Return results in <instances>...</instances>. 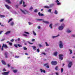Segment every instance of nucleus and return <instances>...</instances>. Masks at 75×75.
Instances as JSON below:
<instances>
[{
    "instance_id": "nucleus-1",
    "label": "nucleus",
    "mask_w": 75,
    "mask_h": 75,
    "mask_svg": "<svg viewBox=\"0 0 75 75\" xmlns=\"http://www.w3.org/2000/svg\"><path fill=\"white\" fill-rule=\"evenodd\" d=\"M64 27H65V25H64V24L63 23L61 24V26L59 27L58 29H59V30H62L64 29Z\"/></svg>"
},
{
    "instance_id": "nucleus-2",
    "label": "nucleus",
    "mask_w": 75,
    "mask_h": 75,
    "mask_svg": "<svg viewBox=\"0 0 75 75\" xmlns=\"http://www.w3.org/2000/svg\"><path fill=\"white\" fill-rule=\"evenodd\" d=\"M21 11H22V12L23 13V14H27L28 13V11H27L26 10H25L24 11H23L21 9H20Z\"/></svg>"
},
{
    "instance_id": "nucleus-3",
    "label": "nucleus",
    "mask_w": 75,
    "mask_h": 75,
    "mask_svg": "<svg viewBox=\"0 0 75 75\" xmlns=\"http://www.w3.org/2000/svg\"><path fill=\"white\" fill-rule=\"evenodd\" d=\"M51 64L52 65H57L58 62L56 61H52L51 62Z\"/></svg>"
},
{
    "instance_id": "nucleus-4",
    "label": "nucleus",
    "mask_w": 75,
    "mask_h": 75,
    "mask_svg": "<svg viewBox=\"0 0 75 75\" xmlns=\"http://www.w3.org/2000/svg\"><path fill=\"white\" fill-rule=\"evenodd\" d=\"M59 47L60 48H63V44L62 42L61 41H60L59 42Z\"/></svg>"
},
{
    "instance_id": "nucleus-5",
    "label": "nucleus",
    "mask_w": 75,
    "mask_h": 75,
    "mask_svg": "<svg viewBox=\"0 0 75 75\" xmlns=\"http://www.w3.org/2000/svg\"><path fill=\"white\" fill-rule=\"evenodd\" d=\"M63 56V55L62 54H59V59H61V60H63V57L62 56Z\"/></svg>"
},
{
    "instance_id": "nucleus-6",
    "label": "nucleus",
    "mask_w": 75,
    "mask_h": 75,
    "mask_svg": "<svg viewBox=\"0 0 75 75\" xmlns=\"http://www.w3.org/2000/svg\"><path fill=\"white\" fill-rule=\"evenodd\" d=\"M72 62H69L68 64V66L69 68H71L72 67Z\"/></svg>"
},
{
    "instance_id": "nucleus-7",
    "label": "nucleus",
    "mask_w": 75,
    "mask_h": 75,
    "mask_svg": "<svg viewBox=\"0 0 75 75\" xmlns=\"http://www.w3.org/2000/svg\"><path fill=\"white\" fill-rule=\"evenodd\" d=\"M40 71L41 73H42V72H43V73H45V71L44 70H42V69H40Z\"/></svg>"
},
{
    "instance_id": "nucleus-8",
    "label": "nucleus",
    "mask_w": 75,
    "mask_h": 75,
    "mask_svg": "<svg viewBox=\"0 0 75 75\" xmlns=\"http://www.w3.org/2000/svg\"><path fill=\"white\" fill-rule=\"evenodd\" d=\"M9 74V72H4L3 73H2L3 75H8Z\"/></svg>"
},
{
    "instance_id": "nucleus-9",
    "label": "nucleus",
    "mask_w": 75,
    "mask_h": 75,
    "mask_svg": "<svg viewBox=\"0 0 75 75\" xmlns=\"http://www.w3.org/2000/svg\"><path fill=\"white\" fill-rule=\"evenodd\" d=\"M38 15L39 16H44V14L42 13H40V12H39L38 13Z\"/></svg>"
},
{
    "instance_id": "nucleus-10",
    "label": "nucleus",
    "mask_w": 75,
    "mask_h": 75,
    "mask_svg": "<svg viewBox=\"0 0 75 75\" xmlns=\"http://www.w3.org/2000/svg\"><path fill=\"white\" fill-rule=\"evenodd\" d=\"M1 62H2V64H3L4 65H6V63L4 60H2Z\"/></svg>"
},
{
    "instance_id": "nucleus-11",
    "label": "nucleus",
    "mask_w": 75,
    "mask_h": 75,
    "mask_svg": "<svg viewBox=\"0 0 75 75\" xmlns=\"http://www.w3.org/2000/svg\"><path fill=\"white\" fill-rule=\"evenodd\" d=\"M11 33V31H7L5 33V34L6 35H7L8 34H10Z\"/></svg>"
},
{
    "instance_id": "nucleus-12",
    "label": "nucleus",
    "mask_w": 75,
    "mask_h": 75,
    "mask_svg": "<svg viewBox=\"0 0 75 75\" xmlns=\"http://www.w3.org/2000/svg\"><path fill=\"white\" fill-rule=\"evenodd\" d=\"M7 54H8V53H7V52H6L5 53L4 55H5V57L6 58H8V57H7Z\"/></svg>"
},
{
    "instance_id": "nucleus-13",
    "label": "nucleus",
    "mask_w": 75,
    "mask_h": 75,
    "mask_svg": "<svg viewBox=\"0 0 75 75\" xmlns=\"http://www.w3.org/2000/svg\"><path fill=\"white\" fill-rule=\"evenodd\" d=\"M43 22L44 23H46V24H49V23L48 21H43Z\"/></svg>"
},
{
    "instance_id": "nucleus-14",
    "label": "nucleus",
    "mask_w": 75,
    "mask_h": 75,
    "mask_svg": "<svg viewBox=\"0 0 75 75\" xmlns=\"http://www.w3.org/2000/svg\"><path fill=\"white\" fill-rule=\"evenodd\" d=\"M5 1L8 3H11V2L10 0H5Z\"/></svg>"
},
{
    "instance_id": "nucleus-15",
    "label": "nucleus",
    "mask_w": 75,
    "mask_h": 75,
    "mask_svg": "<svg viewBox=\"0 0 75 75\" xmlns=\"http://www.w3.org/2000/svg\"><path fill=\"white\" fill-rule=\"evenodd\" d=\"M5 6L6 7V8H7V9H10V7L8 6L7 5H5Z\"/></svg>"
},
{
    "instance_id": "nucleus-16",
    "label": "nucleus",
    "mask_w": 75,
    "mask_h": 75,
    "mask_svg": "<svg viewBox=\"0 0 75 75\" xmlns=\"http://www.w3.org/2000/svg\"><path fill=\"white\" fill-rule=\"evenodd\" d=\"M32 48H33V50H35V51L36 50V47L35 46H32Z\"/></svg>"
},
{
    "instance_id": "nucleus-17",
    "label": "nucleus",
    "mask_w": 75,
    "mask_h": 75,
    "mask_svg": "<svg viewBox=\"0 0 75 75\" xmlns=\"http://www.w3.org/2000/svg\"><path fill=\"white\" fill-rule=\"evenodd\" d=\"M57 52H54V55L55 56H57Z\"/></svg>"
},
{
    "instance_id": "nucleus-18",
    "label": "nucleus",
    "mask_w": 75,
    "mask_h": 75,
    "mask_svg": "<svg viewBox=\"0 0 75 75\" xmlns=\"http://www.w3.org/2000/svg\"><path fill=\"white\" fill-rule=\"evenodd\" d=\"M13 72L14 73H16V72H17V70H13Z\"/></svg>"
},
{
    "instance_id": "nucleus-19",
    "label": "nucleus",
    "mask_w": 75,
    "mask_h": 75,
    "mask_svg": "<svg viewBox=\"0 0 75 75\" xmlns=\"http://www.w3.org/2000/svg\"><path fill=\"white\" fill-rule=\"evenodd\" d=\"M12 20H13V18H11L10 19H9V20L8 21V23H10V21H12Z\"/></svg>"
},
{
    "instance_id": "nucleus-20",
    "label": "nucleus",
    "mask_w": 75,
    "mask_h": 75,
    "mask_svg": "<svg viewBox=\"0 0 75 75\" xmlns=\"http://www.w3.org/2000/svg\"><path fill=\"white\" fill-rule=\"evenodd\" d=\"M54 6V4H51L50 5V7H53Z\"/></svg>"
},
{
    "instance_id": "nucleus-21",
    "label": "nucleus",
    "mask_w": 75,
    "mask_h": 75,
    "mask_svg": "<svg viewBox=\"0 0 75 75\" xmlns=\"http://www.w3.org/2000/svg\"><path fill=\"white\" fill-rule=\"evenodd\" d=\"M36 20H37V21H42V19L36 18Z\"/></svg>"
},
{
    "instance_id": "nucleus-22",
    "label": "nucleus",
    "mask_w": 75,
    "mask_h": 75,
    "mask_svg": "<svg viewBox=\"0 0 75 75\" xmlns=\"http://www.w3.org/2000/svg\"><path fill=\"white\" fill-rule=\"evenodd\" d=\"M59 36V35H58L57 36H53L52 38H55V37H58Z\"/></svg>"
},
{
    "instance_id": "nucleus-23",
    "label": "nucleus",
    "mask_w": 75,
    "mask_h": 75,
    "mask_svg": "<svg viewBox=\"0 0 75 75\" xmlns=\"http://www.w3.org/2000/svg\"><path fill=\"white\" fill-rule=\"evenodd\" d=\"M4 47L5 48H8V47H7V46L6 44H4Z\"/></svg>"
},
{
    "instance_id": "nucleus-24",
    "label": "nucleus",
    "mask_w": 75,
    "mask_h": 75,
    "mask_svg": "<svg viewBox=\"0 0 75 75\" xmlns=\"http://www.w3.org/2000/svg\"><path fill=\"white\" fill-rule=\"evenodd\" d=\"M58 66H57L55 68V69L56 71H57L58 70Z\"/></svg>"
},
{
    "instance_id": "nucleus-25",
    "label": "nucleus",
    "mask_w": 75,
    "mask_h": 75,
    "mask_svg": "<svg viewBox=\"0 0 75 75\" xmlns=\"http://www.w3.org/2000/svg\"><path fill=\"white\" fill-rule=\"evenodd\" d=\"M69 51H70V54H72V50H71V49H69Z\"/></svg>"
},
{
    "instance_id": "nucleus-26",
    "label": "nucleus",
    "mask_w": 75,
    "mask_h": 75,
    "mask_svg": "<svg viewBox=\"0 0 75 75\" xmlns=\"http://www.w3.org/2000/svg\"><path fill=\"white\" fill-rule=\"evenodd\" d=\"M0 16L1 18H2L3 17H5V16L1 15H0Z\"/></svg>"
},
{
    "instance_id": "nucleus-27",
    "label": "nucleus",
    "mask_w": 75,
    "mask_h": 75,
    "mask_svg": "<svg viewBox=\"0 0 75 75\" xmlns=\"http://www.w3.org/2000/svg\"><path fill=\"white\" fill-rule=\"evenodd\" d=\"M33 34L34 35H37V34L36 33L34 32V31H33Z\"/></svg>"
},
{
    "instance_id": "nucleus-28",
    "label": "nucleus",
    "mask_w": 75,
    "mask_h": 75,
    "mask_svg": "<svg viewBox=\"0 0 75 75\" xmlns=\"http://www.w3.org/2000/svg\"><path fill=\"white\" fill-rule=\"evenodd\" d=\"M48 65V63H46V64H44V66H45V67H46Z\"/></svg>"
},
{
    "instance_id": "nucleus-29",
    "label": "nucleus",
    "mask_w": 75,
    "mask_h": 75,
    "mask_svg": "<svg viewBox=\"0 0 75 75\" xmlns=\"http://www.w3.org/2000/svg\"><path fill=\"white\" fill-rule=\"evenodd\" d=\"M17 45L18 47H22V45H20L19 44H18Z\"/></svg>"
},
{
    "instance_id": "nucleus-30",
    "label": "nucleus",
    "mask_w": 75,
    "mask_h": 75,
    "mask_svg": "<svg viewBox=\"0 0 75 75\" xmlns=\"http://www.w3.org/2000/svg\"><path fill=\"white\" fill-rule=\"evenodd\" d=\"M67 33H71V30H69L68 29L67 30Z\"/></svg>"
},
{
    "instance_id": "nucleus-31",
    "label": "nucleus",
    "mask_w": 75,
    "mask_h": 75,
    "mask_svg": "<svg viewBox=\"0 0 75 75\" xmlns=\"http://www.w3.org/2000/svg\"><path fill=\"white\" fill-rule=\"evenodd\" d=\"M64 19H61L60 21H59L60 22H62V21H64Z\"/></svg>"
},
{
    "instance_id": "nucleus-32",
    "label": "nucleus",
    "mask_w": 75,
    "mask_h": 75,
    "mask_svg": "<svg viewBox=\"0 0 75 75\" xmlns=\"http://www.w3.org/2000/svg\"><path fill=\"white\" fill-rule=\"evenodd\" d=\"M52 24L51 23L49 25V27H50V28H52Z\"/></svg>"
},
{
    "instance_id": "nucleus-33",
    "label": "nucleus",
    "mask_w": 75,
    "mask_h": 75,
    "mask_svg": "<svg viewBox=\"0 0 75 75\" xmlns=\"http://www.w3.org/2000/svg\"><path fill=\"white\" fill-rule=\"evenodd\" d=\"M54 13L55 14H58V12L56 10H55Z\"/></svg>"
},
{
    "instance_id": "nucleus-34",
    "label": "nucleus",
    "mask_w": 75,
    "mask_h": 75,
    "mask_svg": "<svg viewBox=\"0 0 75 75\" xmlns=\"http://www.w3.org/2000/svg\"><path fill=\"white\" fill-rule=\"evenodd\" d=\"M45 44L46 45V47H48V46H49V45L48 44V43H47V42H45Z\"/></svg>"
},
{
    "instance_id": "nucleus-35",
    "label": "nucleus",
    "mask_w": 75,
    "mask_h": 75,
    "mask_svg": "<svg viewBox=\"0 0 75 75\" xmlns=\"http://www.w3.org/2000/svg\"><path fill=\"white\" fill-rule=\"evenodd\" d=\"M11 25L13 26V25H14V22H12L11 23Z\"/></svg>"
},
{
    "instance_id": "nucleus-36",
    "label": "nucleus",
    "mask_w": 75,
    "mask_h": 75,
    "mask_svg": "<svg viewBox=\"0 0 75 75\" xmlns=\"http://www.w3.org/2000/svg\"><path fill=\"white\" fill-rule=\"evenodd\" d=\"M44 8H49L50 7H49V6H44Z\"/></svg>"
},
{
    "instance_id": "nucleus-37",
    "label": "nucleus",
    "mask_w": 75,
    "mask_h": 75,
    "mask_svg": "<svg viewBox=\"0 0 75 75\" xmlns=\"http://www.w3.org/2000/svg\"><path fill=\"white\" fill-rule=\"evenodd\" d=\"M24 33L25 34H28V35H29V34H30V33H29L27 32H24Z\"/></svg>"
},
{
    "instance_id": "nucleus-38",
    "label": "nucleus",
    "mask_w": 75,
    "mask_h": 75,
    "mask_svg": "<svg viewBox=\"0 0 75 75\" xmlns=\"http://www.w3.org/2000/svg\"><path fill=\"white\" fill-rule=\"evenodd\" d=\"M23 3V0H21V1L20 2L19 4H22Z\"/></svg>"
},
{
    "instance_id": "nucleus-39",
    "label": "nucleus",
    "mask_w": 75,
    "mask_h": 75,
    "mask_svg": "<svg viewBox=\"0 0 75 75\" xmlns=\"http://www.w3.org/2000/svg\"><path fill=\"white\" fill-rule=\"evenodd\" d=\"M3 47H4V44H3V46H2V48H1L2 51H3V50H4Z\"/></svg>"
},
{
    "instance_id": "nucleus-40",
    "label": "nucleus",
    "mask_w": 75,
    "mask_h": 75,
    "mask_svg": "<svg viewBox=\"0 0 75 75\" xmlns=\"http://www.w3.org/2000/svg\"><path fill=\"white\" fill-rule=\"evenodd\" d=\"M63 71H64V69H63V68H61V72H62H62H63Z\"/></svg>"
},
{
    "instance_id": "nucleus-41",
    "label": "nucleus",
    "mask_w": 75,
    "mask_h": 75,
    "mask_svg": "<svg viewBox=\"0 0 75 75\" xmlns=\"http://www.w3.org/2000/svg\"><path fill=\"white\" fill-rule=\"evenodd\" d=\"M23 50H27V48H26L25 47H23Z\"/></svg>"
},
{
    "instance_id": "nucleus-42",
    "label": "nucleus",
    "mask_w": 75,
    "mask_h": 75,
    "mask_svg": "<svg viewBox=\"0 0 75 75\" xmlns=\"http://www.w3.org/2000/svg\"><path fill=\"white\" fill-rule=\"evenodd\" d=\"M33 9V8L32 6H31L29 10H32Z\"/></svg>"
},
{
    "instance_id": "nucleus-43",
    "label": "nucleus",
    "mask_w": 75,
    "mask_h": 75,
    "mask_svg": "<svg viewBox=\"0 0 75 75\" xmlns=\"http://www.w3.org/2000/svg\"><path fill=\"white\" fill-rule=\"evenodd\" d=\"M14 46H15V47H16V48H18V47L17 46V45H16V44H15L14 45Z\"/></svg>"
},
{
    "instance_id": "nucleus-44",
    "label": "nucleus",
    "mask_w": 75,
    "mask_h": 75,
    "mask_svg": "<svg viewBox=\"0 0 75 75\" xmlns=\"http://www.w3.org/2000/svg\"><path fill=\"white\" fill-rule=\"evenodd\" d=\"M37 50L38 52H40V49H39V48L37 49Z\"/></svg>"
},
{
    "instance_id": "nucleus-45",
    "label": "nucleus",
    "mask_w": 75,
    "mask_h": 75,
    "mask_svg": "<svg viewBox=\"0 0 75 75\" xmlns=\"http://www.w3.org/2000/svg\"><path fill=\"white\" fill-rule=\"evenodd\" d=\"M34 11L35 12V13H36L38 11V10H37V9H36Z\"/></svg>"
},
{
    "instance_id": "nucleus-46",
    "label": "nucleus",
    "mask_w": 75,
    "mask_h": 75,
    "mask_svg": "<svg viewBox=\"0 0 75 75\" xmlns=\"http://www.w3.org/2000/svg\"><path fill=\"white\" fill-rule=\"evenodd\" d=\"M38 45L40 47H42V45H41L39 44Z\"/></svg>"
},
{
    "instance_id": "nucleus-47",
    "label": "nucleus",
    "mask_w": 75,
    "mask_h": 75,
    "mask_svg": "<svg viewBox=\"0 0 75 75\" xmlns=\"http://www.w3.org/2000/svg\"><path fill=\"white\" fill-rule=\"evenodd\" d=\"M29 25H31V24H33V23H30V22H28Z\"/></svg>"
},
{
    "instance_id": "nucleus-48",
    "label": "nucleus",
    "mask_w": 75,
    "mask_h": 75,
    "mask_svg": "<svg viewBox=\"0 0 75 75\" xmlns=\"http://www.w3.org/2000/svg\"><path fill=\"white\" fill-rule=\"evenodd\" d=\"M9 45H11H11H12V43H11V42H10L9 43Z\"/></svg>"
},
{
    "instance_id": "nucleus-49",
    "label": "nucleus",
    "mask_w": 75,
    "mask_h": 75,
    "mask_svg": "<svg viewBox=\"0 0 75 75\" xmlns=\"http://www.w3.org/2000/svg\"><path fill=\"white\" fill-rule=\"evenodd\" d=\"M46 68H50V67L49 66V65L48 64L46 66Z\"/></svg>"
},
{
    "instance_id": "nucleus-50",
    "label": "nucleus",
    "mask_w": 75,
    "mask_h": 75,
    "mask_svg": "<svg viewBox=\"0 0 75 75\" xmlns=\"http://www.w3.org/2000/svg\"><path fill=\"white\" fill-rule=\"evenodd\" d=\"M71 36L73 37H75V35H72Z\"/></svg>"
},
{
    "instance_id": "nucleus-51",
    "label": "nucleus",
    "mask_w": 75,
    "mask_h": 75,
    "mask_svg": "<svg viewBox=\"0 0 75 75\" xmlns=\"http://www.w3.org/2000/svg\"><path fill=\"white\" fill-rule=\"evenodd\" d=\"M14 39H12L11 40V42H14Z\"/></svg>"
},
{
    "instance_id": "nucleus-52",
    "label": "nucleus",
    "mask_w": 75,
    "mask_h": 75,
    "mask_svg": "<svg viewBox=\"0 0 75 75\" xmlns=\"http://www.w3.org/2000/svg\"><path fill=\"white\" fill-rule=\"evenodd\" d=\"M48 12H51V9H49L48 10Z\"/></svg>"
},
{
    "instance_id": "nucleus-53",
    "label": "nucleus",
    "mask_w": 75,
    "mask_h": 75,
    "mask_svg": "<svg viewBox=\"0 0 75 75\" xmlns=\"http://www.w3.org/2000/svg\"><path fill=\"white\" fill-rule=\"evenodd\" d=\"M56 3H58L59 2V1L58 0H57L55 1Z\"/></svg>"
},
{
    "instance_id": "nucleus-54",
    "label": "nucleus",
    "mask_w": 75,
    "mask_h": 75,
    "mask_svg": "<svg viewBox=\"0 0 75 75\" xmlns=\"http://www.w3.org/2000/svg\"><path fill=\"white\" fill-rule=\"evenodd\" d=\"M38 29H40V28H41V27L38 26Z\"/></svg>"
},
{
    "instance_id": "nucleus-55",
    "label": "nucleus",
    "mask_w": 75,
    "mask_h": 75,
    "mask_svg": "<svg viewBox=\"0 0 75 75\" xmlns=\"http://www.w3.org/2000/svg\"><path fill=\"white\" fill-rule=\"evenodd\" d=\"M60 4H61V3H57V5H60Z\"/></svg>"
},
{
    "instance_id": "nucleus-56",
    "label": "nucleus",
    "mask_w": 75,
    "mask_h": 75,
    "mask_svg": "<svg viewBox=\"0 0 75 75\" xmlns=\"http://www.w3.org/2000/svg\"><path fill=\"white\" fill-rule=\"evenodd\" d=\"M18 5H17L16 6V8H18Z\"/></svg>"
},
{
    "instance_id": "nucleus-57",
    "label": "nucleus",
    "mask_w": 75,
    "mask_h": 75,
    "mask_svg": "<svg viewBox=\"0 0 75 75\" xmlns=\"http://www.w3.org/2000/svg\"><path fill=\"white\" fill-rule=\"evenodd\" d=\"M35 41V39H33L32 40V41Z\"/></svg>"
},
{
    "instance_id": "nucleus-58",
    "label": "nucleus",
    "mask_w": 75,
    "mask_h": 75,
    "mask_svg": "<svg viewBox=\"0 0 75 75\" xmlns=\"http://www.w3.org/2000/svg\"><path fill=\"white\" fill-rule=\"evenodd\" d=\"M2 32H3V31L2 30L1 31H0V34H1Z\"/></svg>"
},
{
    "instance_id": "nucleus-59",
    "label": "nucleus",
    "mask_w": 75,
    "mask_h": 75,
    "mask_svg": "<svg viewBox=\"0 0 75 75\" xmlns=\"http://www.w3.org/2000/svg\"><path fill=\"white\" fill-rule=\"evenodd\" d=\"M24 36H25V37H27V35H25V34H24L23 35Z\"/></svg>"
},
{
    "instance_id": "nucleus-60",
    "label": "nucleus",
    "mask_w": 75,
    "mask_h": 75,
    "mask_svg": "<svg viewBox=\"0 0 75 75\" xmlns=\"http://www.w3.org/2000/svg\"><path fill=\"white\" fill-rule=\"evenodd\" d=\"M18 41H20V38H18L17 39Z\"/></svg>"
},
{
    "instance_id": "nucleus-61",
    "label": "nucleus",
    "mask_w": 75,
    "mask_h": 75,
    "mask_svg": "<svg viewBox=\"0 0 75 75\" xmlns=\"http://www.w3.org/2000/svg\"><path fill=\"white\" fill-rule=\"evenodd\" d=\"M3 71H6V70L5 69H3Z\"/></svg>"
},
{
    "instance_id": "nucleus-62",
    "label": "nucleus",
    "mask_w": 75,
    "mask_h": 75,
    "mask_svg": "<svg viewBox=\"0 0 75 75\" xmlns=\"http://www.w3.org/2000/svg\"><path fill=\"white\" fill-rule=\"evenodd\" d=\"M8 67H10V64H7Z\"/></svg>"
},
{
    "instance_id": "nucleus-63",
    "label": "nucleus",
    "mask_w": 75,
    "mask_h": 75,
    "mask_svg": "<svg viewBox=\"0 0 75 75\" xmlns=\"http://www.w3.org/2000/svg\"><path fill=\"white\" fill-rule=\"evenodd\" d=\"M23 7H26V5H23Z\"/></svg>"
},
{
    "instance_id": "nucleus-64",
    "label": "nucleus",
    "mask_w": 75,
    "mask_h": 75,
    "mask_svg": "<svg viewBox=\"0 0 75 75\" xmlns=\"http://www.w3.org/2000/svg\"><path fill=\"white\" fill-rule=\"evenodd\" d=\"M42 54H43L45 55V53H44V52L42 53Z\"/></svg>"
}]
</instances>
